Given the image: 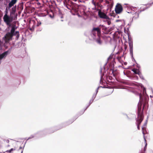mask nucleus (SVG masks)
Instances as JSON below:
<instances>
[{"label": "nucleus", "instance_id": "obj_1", "mask_svg": "<svg viewBox=\"0 0 153 153\" xmlns=\"http://www.w3.org/2000/svg\"><path fill=\"white\" fill-rule=\"evenodd\" d=\"M138 94L140 98V101L138 104V117L137 119V125L138 129V130H140V125L143 120L144 118L143 114V109L145 105L147 104V102L146 99H145V102H144L143 104V108L142 110H141V107L143 101L142 95L141 93H139Z\"/></svg>", "mask_w": 153, "mask_h": 153}, {"label": "nucleus", "instance_id": "obj_2", "mask_svg": "<svg viewBox=\"0 0 153 153\" xmlns=\"http://www.w3.org/2000/svg\"><path fill=\"white\" fill-rule=\"evenodd\" d=\"M15 30V26H13L12 27L10 32H8L6 34L4 37L6 42H8L10 40L12 39L13 36L14 35Z\"/></svg>", "mask_w": 153, "mask_h": 153}, {"label": "nucleus", "instance_id": "obj_3", "mask_svg": "<svg viewBox=\"0 0 153 153\" xmlns=\"http://www.w3.org/2000/svg\"><path fill=\"white\" fill-rule=\"evenodd\" d=\"M6 13L4 15L3 18L4 21L6 24L9 27L11 25V23L12 22L13 20V16L10 17L7 14V11H6Z\"/></svg>", "mask_w": 153, "mask_h": 153}, {"label": "nucleus", "instance_id": "obj_4", "mask_svg": "<svg viewBox=\"0 0 153 153\" xmlns=\"http://www.w3.org/2000/svg\"><path fill=\"white\" fill-rule=\"evenodd\" d=\"M123 10V8L121 5L120 4H117L115 9L116 13L119 14L122 12Z\"/></svg>", "mask_w": 153, "mask_h": 153}, {"label": "nucleus", "instance_id": "obj_5", "mask_svg": "<svg viewBox=\"0 0 153 153\" xmlns=\"http://www.w3.org/2000/svg\"><path fill=\"white\" fill-rule=\"evenodd\" d=\"M98 15L101 18L109 19V18L104 13L101 12V10H100L98 11Z\"/></svg>", "mask_w": 153, "mask_h": 153}, {"label": "nucleus", "instance_id": "obj_6", "mask_svg": "<svg viewBox=\"0 0 153 153\" xmlns=\"http://www.w3.org/2000/svg\"><path fill=\"white\" fill-rule=\"evenodd\" d=\"M17 1V0H11V1L9 2L8 4V6L6 7V11H7V8L10 9L11 7L14 6V5L16 3Z\"/></svg>", "mask_w": 153, "mask_h": 153}, {"label": "nucleus", "instance_id": "obj_7", "mask_svg": "<svg viewBox=\"0 0 153 153\" xmlns=\"http://www.w3.org/2000/svg\"><path fill=\"white\" fill-rule=\"evenodd\" d=\"M146 9V8H143V9H142L141 8V9L140 10H139L137 11L134 14V16L133 17V19H136L137 18H138L139 17V13H141L142 11H144Z\"/></svg>", "mask_w": 153, "mask_h": 153}, {"label": "nucleus", "instance_id": "obj_8", "mask_svg": "<svg viewBox=\"0 0 153 153\" xmlns=\"http://www.w3.org/2000/svg\"><path fill=\"white\" fill-rule=\"evenodd\" d=\"M16 5L12 8L10 10V14L12 15H14L16 11Z\"/></svg>", "mask_w": 153, "mask_h": 153}, {"label": "nucleus", "instance_id": "obj_9", "mask_svg": "<svg viewBox=\"0 0 153 153\" xmlns=\"http://www.w3.org/2000/svg\"><path fill=\"white\" fill-rule=\"evenodd\" d=\"M93 31H97V34L98 36H99L100 34L101 33V30L100 28L97 27V28H94L92 29Z\"/></svg>", "mask_w": 153, "mask_h": 153}, {"label": "nucleus", "instance_id": "obj_10", "mask_svg": "<svg viewBox=\"0 0 153 153\" xmlns=\"http://www.w3.org/2000/svg\"><path fill=\"white\" fill-rule=\"evenodd\" d=\"M8 51H6L1 54H0V60L1 59L4 57H5L7 54Z\"/></svg>", "mask_w": 153, "mask_h": 153}, {"label": "nucleus", "instance_id": "obj_11", "mask_svg": "<svg viewBox=\"0 0 153 153\" xmlns=\"http://www.w3.org/2000/svg\"><path fill=\"white\" fill-rule=\"evenodd\" d=\"M142 131L143 134V137L145 141H146V139L145 137V135L147 133L146 128L145 127H143L142 128Z\"/></svg>", "mask_w": 153, "mask_h": 153}, {"label": "nucleus", "instance_id": "obj_12", "mask_svg": "<svg viewBox=\"0 0 153 153\" xmlns=\"http://www.w3.org/2000/svg\"><path fill=\"white\" fill-rule=\"evenodd\" d=\"M95 41L99 45H101L102 44V42L100 38L98 36V37L95 39Z\"/></svg>", "mask_w": 153, "mask_h": 153}, {"label": "nucleus", "instance_id": "obj_13", "mask_svg": "<svg viewBox=\"0 0 153 153\" xmlns=\"http://www.w3.org/2000/svg\"><path fill=\"white\" fill-rule=\"evenodd\" d=\"M120 33L118 31L116 32L114 34V37L116 38H118L120 37Z\"/></svg>", "mask_w": 153, "mask_h": 153}, {"label": "nucleus", "instance_id": "obj_14", "mask_svg": "<svg viewBox=\"0 0 153 153\" xmlns=\"http://www.w3.org/2000/svg\"><path fill=\"white\" fill-rule=\"evenodd\" d=\"M129 46L130 50H132L133 48V43L132 42L131 40H130L129 38Z\"/></svg>", "mask_w": 153, "mask_h": 153}, {"label": "nucleus", "instance_id": "obj_15", "mask_svg": "<svg viewBox=\"0 0 153 153\" xmlns=\"http://www.w3.org/2000/svg\"><path fill=\"white\" fill-rule=\"evenodd\" d=\"M132 71H133L135 74H139V73L140 72V71L139 70L136 69L134 68L132 70Z\"/></svg>", "mask_w": 153, "mask_h": 153}, {"label": "nucleus", "instance_id": "obj_16", "mask_svg": "<svg viewBox=\"0 0 153 153\" xmlns=\"http://www.w3.org/2000/svg\"><path fill=\"white\" fill-rule=\"evenodd\" d=\"M100 28H102V30H103L104 31H106L107 29V27L103 25H100Z\"/></svg>", "mask_w": 153, "mask_h": 153}, {"label": "nucleus", "instance_id": "obj_17", "mask_svg": "<svg viewBox=\"0 0 153 153\" xmlns=\"http://www.w3.org/2000/svg\"><path fill=\"white\" fill-rule=\"evenodd\" d=\"M19 32L18 31H16L15 33H14V35L16 36V39H18L19 37Z\"/></svg>", "mask_w": 153, "mask_h": 153}, {"label": "nucleus", "instance_id": "obj_18", "mask_svg": "<svg viewBox=\"0 0 153 153\" xmlns=\"http://www.w3.org/2000/svg\"><path fill=\"white\" fill-rule=\"evenodd\" d=\"M72 10L75 13H76L78 11V9L76 7H73L72 8Z\"/></svg>", "mask_w": 153, "mask_h": 153}, {"label": "nucleus", "instance_id": "obj_19", "mask_svg": "<svg viewBox=\"0 0 153 153\" xmlns=\"http://www.w3.org/2000/svg\"><path fill=\"white\" fill-rule=\"evenodd\" d=\"M15 150H16V149H15L12 148L9 150H8L6 151V152H7L11 153L12 152V151Z\"/></svg>", "mask_w": 153, "mask_h": 153}, {"label": "nucleus", "instance_id": "obj_20", "mask_svg": "<svg viewBox=\"0 0 153 153\" xmlns=\"http://www.w3.org/2000/svg\"><path fill=\"white\" fill-rule=\"evenodd\" d=\"M121 57H119V56L117 58V59H118V61L119 62H120V59H121Z\"/></svg>", "mask_w": 153, "mask_h": 153}, {"label": "nucleus", "instance_id": "obj_21", "mask_svg": "<svg viewBox=\"0 0 153 153\" xmlns=\"http://www.w3.org/2000/svg\"><path fill=\"white\" fill-rule=\"evenodd\" d=\"M92 34L94 36H96V33L94 32V31H93L92 30Z\"/></svg>", "mask_w": 153, "mask_h": 153}, {"label": "nucleus", "instance_id": "obj_22", "mask_svg": "<svg viewBox=\"0 0 153 153\" xmlns=\"http://www.w3.org/2000/svg\"><path fill=\"white\" fill-rule=\"evenodd\" d=\"M107 23L108 24V25H110L111 24V22L110 21V20H108L107 21Z\"/></svg>", "mask_w": 153, "mask_h": 153}, {"label": "nucleus", "instance_id": "obj_23", "mask_svg": "<svg viewBox=\"0 0 153 153\" xmlns=\"http://www.w3.org/2000/svg\"><path fill=\"white\" fill-rule=\"evenodd\" d=\"M41 24V22H40L39 23H38V25H37V26H39Z\"/></svg>", "mask_w": 153, "mask_h": 153}, {"label": "nucleus", "instance_id": "obj_24", "mask_svg": "<svg viewBox=\"0 0 153 153\" xmlns=\"http://www.w3.org/2000/svg\"><path fill=\"white\" fill-rule=\"evenodd\" d=\"M100 72L101 74L102 73V68H101L100 70Z\"/></svg>", "mask_w": 153, "mask_h": 153}, {"label": "nucleus", "instance_id": "obj_25", "mask_svg": "<svg viewBox=\"0 0 153 153\" xmlns=\"http://www.w3.org/2000/svg\"><path fill=\"white\" fill-rule=\"evenodd\" d=\"M6 142H7V143H9V140H6Z\"/></svg>", "mask_w": 153, "mask_h": 153}, {"label": "nucleus", "instance_id": "obj_26", "mask_svg": "<svg viewBox=\"0 0 153 153\" xmlns=\"http://www.w3.org/2000/svg\"><path fill=\"white\" fill-rule=\"evenodd\" d=\"M98 1L100 2H102L103 1V0H98Z\"/></svg>", "mask_w": 153, "mask_h": 153}, {"label": "nucleus", "instance_id": "obj_27", "mask_svg": "<svg viewBox=\"0 0 153 153\" xmlns=\"http://www.w3.org/2000/svg\"><path fill=\"white\" fill-rule=\"evenodd\" d=\"M103 75L102 74L101 75V78H102V76H103Z\"/></svg>", "mask_w": 153, "mask_h": 153}, {"label": "nucleus", "instance_id": "obj_28", "mask_svg": "<svg viewBox=\"0 0 153 153\" xmlns=\"http://www.w3.org/2000/svg\"><path fill=\"white\" fill-rule=\"evenodd\" d=\"M74 120H72V121L71 122V123H73L74 121Z\"/></svg>", "mask_w": 153, "mask_h": 153}, {"label": "nucleus", "instance_id": "obj_29", "mask_svg": "<svg viewBox=\"0 0 153 153\" xmlns=\"http://www.w3.org/2000/svg\"><path fill=\"white\" fill-rule=\"evenodd\" d=\"M19 149H22V147H20Z\"/></svg>", "mask_w": 153, "mask_h": 153}, {"label": "nucleus", "instance_id": "obj_30", "mask_svg": "<svg viewBox=\"0 0 153 153\" xmlns=\"http://www.w3.org/2000/svg\"><path fill=\"white\" fill-rule=\"evenodd\" d=\"M109 1L107 2V3H108L109 4Z\"/></svg>", "mask_w": 153, "mask_h": 153}, {"label": "nucleus", "instance_id": "obj_31", "mask_svg": "<svg viewBox=\"0 0 153 153\" xmlns=\"http://www.w3.org/2000/svg\"><path fill=\"white\" fill-rule=\"evenodd\" d=\"M153 4V2H152V3H151V4Z\"/></svg>", "mask_w": 153, "mask_h": 153}, {"label": "nucleus", "instance_id": "obj_32", "mask_svg": "<svg viewBox=\"0 0 153 153\" xmlns=\"http://www.w3.org/2000/svg\"><path fill=\"white\" fill-rule=\"evenodd\" d=\"M105 33H105V32H104Z\"/></svg>", "mask_w": 153, "mask_h": 153}]
</instances>
